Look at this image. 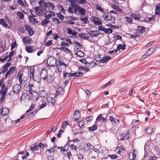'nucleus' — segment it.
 Returning <instances> with one entry per match:
<instances>
[{
  "label": "nucleus",
  "mask_w": 160,
  "mask_h": 160,
  "mask_svg": "<svg viewBox=\"0 0 160 160\" xmlns=\"http://www.w3.org/2000/svg\"><path fill=\"white\" fill-rule=\"evenodd\" d=\"M131 17L136 20H138L139 19V15L136 14L135 13H132L131 15Z\"/></svg>",
  "instance_id": "nucleus-25"
},
{
  "label": "nucleus",
  "mask_w": 160,
  "mask_h": 160,
  "mask_svg": "<svg viewBox=\"0 0 160 160\" xmlns=\"http://www.w3.org/2000/svg\"><path fill=\"white\" fill-rule=\"evenodd\" d=\"M34 16H30L29 17L30 21L31 22H35V21H36V20L34 18Z\"/></svg>",
  "instance_id": "nucleus-54"
},
{
  "label": "nucleus",
  "mask_w": 160,
  "mask_h": 160,
  "mask_svg": "<svg viewBox=\"0 0 160 160\" xmlns=\"http://www.w3.org/2000/svg\"><path fill=\"white\" fill-rule=\"evenodd\" d=\"M49 22V20L46 19H44L42 21V24L43 26L46 25Z\"/></svg>",
  "instance_id": "nucleus-44"
},
{
  "label": "nucleus",
  "mask_w": 160,
  "mask_h": 160,
  "mask_svg": "<svg viewBox=\"0 0 160 160\" xmlns=\"http://www.w3.org/2000/svg\"><path fill=\"white\" fill-rule=\"evenodd\" d=\"M126 18V21L129 23H132V19L131 18H129L128 17H127L125 18Z\"/></svg>",
  "instance_id": "nucleus-56"
},
{
  "label": "nucleus",
  "mask_w": 160,
  "mask_h": 160,
  "mask_svg": "<svg viewBox=\"0 0 160 160\" xmlns=\"http://www.w3.org/2000/svg\"><path fill=\"white\" fill-rule=\"evenodd\" d=\"M97 126L96 125L94 124L91 127H88V129L89 131H94L95 130L97 129Z\"/></svg>",
  "instance_id": "nucleus-30"
},
{
  "label": "nucleus",
  "mask_w": 160,
  "mask_h": 160,
  "mask_svg": "<svg viewBox=\"0 0 160 160\" xmlns=\"http://www.w3.org/2000/svg\"><path fill=\"white\" fill-rule=\"evenodd\" d=\"M12 88L13 93L17 94L20 91L21 86L19 84H16L12 86Z\"/></svg>",
  "instance_id": "nucleus-4"
},
{
  "label": "nucleus",
  "mask_w": 160,
  "mask_h": 160,
  "mask_svg": "<svg viewBox=\"0 0 160 160\" xmlns=\"http://www.w3.org/2000/svg\"><path fill=\"white\" fill-rule=\"evenodd\" d=\"M38 4L40 7L43 8H45L47 7V4L44 0H40L38 2Z\"/></svg>",
  "instance_id": "nucleus-12"
},
{
  "label": "nucleus",
  "mask_w": 160,
  "mask_h": 160,
  "mask_svg": "<svg viewBox=\"0 0 160 160\" xmlns=\"http://www.w3.org/2000/svg\"><path fill=\"white\" fill-rule=\"evenodd\" d=\"M130 137V135L129 133L128 132H127L126 133L125 132L124 133H123L122 135V138H121L120 139L121 140H123V139H127L128 138Z\"/></svg>",
  "instance_id": "nucleus-16"
},
{
  "label": "nucleus",
  "mask_w": 160,
  "mask_h": 160,
  "mask_svg": "<svg viewBox=\"0 0 160 160\" xmlns=\"http://www.w3.org/2000/svg\"><path fill=\"white\" fill-rule=\"evenodd\" d=\"M74 117L76 122L78 121L80 118V115L79 112L76 111V112L74 114Z\"/></svg>",
  "instance_id": "nucleus-17"
},
{
  "label": "nucleus",
  "mask_w": 160,
  "mask_h": 160,
  "mask_svg": "<svg viewBox=\"0 0 160 160\" xmlns=\"http://www.w3.org/2000/svg\"><path fill=\"white\" fill-rule=\"evenodd\" d=\"M17 15L21 19H23L24 18V15L20 11H18L17 12Z\"/></svg>",
  "instance_id": "nucleus-39"
},
{
  "label": "nucleus",
  "mask_w": 160,
  "mask_h": 160,
  "mask_svg": "<svg viewBox=\"0 0 160 160\" xmlns=\"http://www.w3.org/2000/svg\"><path fill=\"white\" fill-rule=\"evenodd\" d=\"M92 146L90 144L88 143L84 145V149L85 151H87L89 150L90 148V146Z\"/></svg>",
  "instance_id": "nucleus-33"
},
{
  "label": "nucleus",
  "mask_w": 160,
  "mask_h": 160,
  "mask_svg": "<svg viewBox=\"0 0 160 160\" xmlns=\"http://www.w3.org/2000/svg\"><path fill=\"white\" fill-rule=\"evenodd\" d=\"M53 96H52V95H50L47 97V101L49 103H51L52 105H54L55 102V99Z\"/></svg>",
  "instance_id": "nucleus-8"
},
{
  "label": "nucleus",
  "mask_w": 160,
  "mask_h": 160,
  "mask_svg": "<svg viewBox=\"0 0 160 160\" xmlns=\"http://www.w3.org/2000/svg\"><path fill=\"white\" fill-rule=\"evenodd\" d=\"M23 76V73H18V77L19 82L20 84H22L25 82L23 78L22 79V77Z\"/></svg>",
  "instance_id": "nucleus-18"
},
{
  "label": "nucleus",
  "mask_w": 160,
  "mask_h": 160,
  "mask_svg": "<svg viewBox=\"0 0 160 160\" xmlns=\"http://www.w3.org/2000/svg\"><path fill=\"white\" fill-rule=\"evenodd\" d=\"M75 55H76L77 57H82L84 56V54L82 52L79 51L75 53Z\"/></svg>",
  "instance_id": "nucleus-29"
},
{
  "label": "nucleus",
  "mask_w": 160,
  "mask_h": 160,
  "mask_svg": "<svg viewBox=\"0 0 160 160\" xmlns=\"http://www.w3.org/2000/svg\"><path fill=\"white\" fill-rule=\"evenodd\" d=\"M98 31H91L89 32V34L91 37H94L98 36L99 34Z\"/></svg>",
  "instance_id": "nucleus-13"
},
{
  "label": "nucleus",
  "mask_w": 160,
  "mask_h": 160,
  "mask_svg": "<svg viewBox=\"0 0 160 160\" xmlns=\"http://www.w3.org/2000/svg\"><path fill=\"white\" fill-rule=\"evenodd\" d=\"M125 151V149H124V148L122 146H121L119 149L118 152L120 153L121 152H123Z\"/></svg>",
  "instance_id": "nucleus-53"
},
{
  "label": "nucleus",
  "mask_w": 160,
  "mask_h": 160,
  "mask_svg": "<svg viewBox=\"0 0 160 160\" xmlns=\"http://www.w3.org/2000/svg\"><path fill=\"white\" fill-rule=\"evenodd\" d=\"M40 77L44 80H46L48 77V71L45 68H42L40 73Z\"/></svg>",
  "instance_id": "nucleus-3"
},
{
  "label": "nucleus",
  "mask_w": 160,
  "mask_h": 160,
  "mask_svg": "<svg viewBox=\"0 0 160 160\" xmlns=\"http://www.w3.org/2000/svg\"><path fill=\"white\" fill-rule=\"evenodd\" d=\"M104 20L110 22V23L114 24L115 18L113 15L109 13L108 14H104L102 16Z\"/></svg>",
  "instance_id": "nucleus-2"
},
{
  "label": "nucleus",
  "mask_w": 160,
  "mask_h": 160,
  "mask_svg": "<svg viewBox=\"0 0 160 160\" xmlns=\"http://www.w3.org/2000/svg\"><path fill=\"white\" fill-rule=\"evenodd\" d=\"M35 107V105L34 104H32L30 108L26 111V113L30 112Z\"/></svg>",
  "instance_id": "nucleus-55"
},
{
  "label": "nucleus",
  "mask_w": 160,
  "mask_h": 160,
  "mask_svg": "<svg viewBox=\"0 0 160 160\" xmlns=\"http://www.w3.org/2000/svg\"><path fill=\"white\" fill-rule=\"evenodd\" d=\"M155 13L156 14H160V3L156 6Z\"/></svg>",
  "instance_id": "nucleus-23"
},
{
  "label": "nucleus",
  "mask_w": 160,
  "mask_h": 160,
  "mask_svg": "<svg viewBox=\"0 0 160 160\" xmlns=\"http://www.w3.org/2000/svg\"><path fill=\"white\" fill-rule=\"evenodd\" d=\"M71 73H68L64 71L63 73V78H66L67 77H71Z\"/></svg>",
  "instance_id": "nucleus-42"
},
{
  "label": "nucleus",
  "mask_w": 160,
  "mask_h": 160,
  "mask_svg": "<svg viewBox=\"0 0 160 160\" xmlns=\"http://www.w3.org/2000/svg\"><path fill=\"white\" fill-rule=\"evenodd\" d=\"M33 48L32 46H28L26 47V50L28 52L31 53L33 51Z\"/></svg>",
  "instance_id": "nucleus-27"
},
{
  "label": "nucleus",
  "mask_w": 160,
  "mask_h": 160,
  "mask_svg": "<svg viewBox=\"0 0 160 160\" xmlns=\"http://www.w3.org/2000/svg\"><path fill=\"white\" fill-rule=\"evenodd\" d=\"M146 132L148 134H151L153 132V129L152 128H148L146 129Z\"/></svg>",
  "instance_id": "nucleus-41"
},
{
  "label": "nucleus",
  "mask_w": 160,
  "mask_h": 160,
  "mask_svg": "<svg viewBox=\"0 0 160 160\" xmlns=\"http://www.w3.org/2000/svg\"><path fill=\"white\" fill-rule=\"evenodd\" d=\"M10 63L7 62L2 67V68H7V67H8L10 65Z\"/></svg>",
  "instance_id": "nucleus-62"
},
{
  "label": "nucleus",
  "mask_w": 160,
  "mask_h": 160,
  "mask_svg": "<svg viewBox=\"0 0 160 160\" xmlns=\"http://www.w3.org/2000/svg\"><path fill=\"white\" fill-rule=\"evenodd\" d=\"M95 7H96V9L98 10V11H99L101 12H103V9L100 6H99V5L97 4H96L95 5Z\"/></svg>",
  "instance_id": "nucleus-47"
},
{
  "label": "nucleus",
  "mask_w": 160,
  "mask_h": 160,
  "mask_svg": "<svg viewBox=\"0 0 160 160\" xmlns=\"http://www.w3.org/2000/svg\"><path fill=\"white\" fill-rule=\"evenodd\" d=\"M67 33L69 34H72L74 36H76L77 34V32L75 30H73L71 29L68 28H67Z\"/></svg>",
  "instance_id": "nucleus-11"
},
{
  "label": "nucleus",
  "mask_w": 160,
  "mask_h": 160,
  "mask_svg": "<svg viewBox=\"0 0 160 160\" xmlns=\"http://www.w3.org/2000/svg\"><path fill=\"white\" fill-rule=\"evenodd\" d=\"M34 78L35 80L37 82H38L40 81L41 78L40 77V75H36Z\"/></svg>",
  "instance_id": "nucleus-46"
},
{
  "label": "nucleus",
  "mask_w": 160,
  "mask_h": 160,
  "mask_svg": "<svg viewBox=\"0 0 160 160\" xmlns=\"http://www.w3.org/2000/svg\"><path fill=\"white\" fill-rule=\"evenodd\" d=\"M136 155L135 153L130 152L128 155V158L130 160H135Z\"/></svg>",
  "instance_id": "nucleus-20"
},
{
  "label": "nucleus",
  "mask_w": 160,
  "mask_h": 160,
  "mask_svg": "<svg viewBox=\"0 0 160 160\" xmlns=\"http://www.w3.org/2000/svg\"><path fill=\"white\" fill-rule=\"evenodd\" d=\"M91 20L96 25H100L102 24L100 20L98 18L92 17L91 18Z\"/></svg>",
  "instance_id": "nucleus-6"
},
{
  "label": "nucleus",
  "mask_w": 160,
  "mask_h": 160,
  "mask_svg": "<svg viewBox=\"0 0 160 160\" xmlns=\"http://www.w3.org/2000/svg\"><path fill=\"white\" fill-rule=\"evenodd\" d=\"M16 69V68L14 66H13L10 68L9 70L6 72L5 74V77L6 78L9 75H11V73H12Z\"/></svg>",
  "instance_id": "nucleus-9"
},
{
  "label": "nucleus",
  "mask_w": 160,
  "mask_h": 160,
  "mask_svg": "<svg viewBox=\"0 0 160 160\" xmlns=\"http://www.w3.org/2000/svg\"><path fill=\"white\" fill-rule=\"evenodd\" d=\"M7 93L6 88H5V85L4 84H3L2 86L0 92V95H1V93Z\"/></svg>",
  "instance_id": "nucleus-24"
},
{
  "label": "nucleus",
  "mask_w": 160,
  "mask_h": 160,
  "mask_svg": "<svg viewBox=\"0 0 160 160\" xmlns=\"http://www.w3.org/2000/svg\"><path fill=\"white\" fill-rule=\"evenodd\" d=\"M60 49L64 51H67L68 52H70V50L67 48L65 47H61Z\"/></svg>",
  "instance_id": "nucleus-50"
},
{
  "label": "nucleus",
  "mask_w": 160,
  "mask_h": 160,
  "mask_svg": "<svg viewBox=\"0 0 160 160\" xmlns=\"http://www.w3.org/2000/svg\"><path fill=\"white\" fill-rule=\"evenodd\" d=\"M39 12H38L37 15L38 16H42L43 15L46 14V11L45 10L42 9L40 10Z\"/></svg>",
  "instance_id": "nucleus-28"
},
{
  "label": "nucleus",
  "mask_w": 160,
  "mask_h": 160,
  "mask_svg": "<svg viewBox=\"0 0 160 160\" xmlns=\"http://www.w3.org/2000/svg\"><path fill=\"white\" fill-rule=\"evenodd\" d=\"M47 63L50 67L56 66L55 72L56 73L60 72L62 69L66 68L67 66L62 61L57 59L53 57H50L47 59Z\"/></svg>",
  "instance_id": "nucleus-1"
},
{
  "label": "nucleus",
  "mask_w": 160,
  "mask_h": 160,
  "mask_svg": "<svg viewBox=\"0 0 160 160\" xmlns=\"http://www.w3.org/2000/svg\"><path fill=\"white\" fill-rule=\"evenodd\" d=\"M84 121L83 120H81L78 122V126L80 127H82L84 124Z\"/></svg>",
  "instance_id": "nucleus-58"
},
{
  "label": "nucleus",
  "mask_w": 160,
  "mask_h": 160,
  "mask_svg": "<svg viewBox=\"0 0 160 160\" xmlns=\"http://www.w3.org/2000/svg\"><path fill=\"white\" fill-rule=\"evenodd\" d=\"M53 21L55 23V24L58 25L60 24L61 22L58 18H53Z\"/></svg>",
  "instance_id": "nucleus-40"
},
{
  "label": "nucleus",
  "mask_w": 160,
  "mask_h": 160,
  "mask_svg": "<svg viewBox=\"0 0 160 160\" xmlns=\"http://www.w3.org/2000/svg\"><path fill=\"white\" fill-rule=\"evenodd\" d=\"M111 58V57L110 56L104 57L102 58L101 59V61L100 62L101 63H104L108 62Z\"/></svg>",
  "instance_id": "nucleus-14"
},
{
  "label": "nucleus",
  "mask_w": 160,
  "mask_h": 160,
  "mask_svg": "<svg viewBox=\"0 0 160 160\" xmlns=\"http://www.w3.org/2000/svg\"><path fill=\"white\" fill-rule=\"evenodd\" d=\"M52 40H49L45 43L46 46L48 47L52 44Z\"/></svg>",
  "instance_id": "nucleus-57"
},
{
  "label": "nucleus",
  "mask_w": 160,
  "mask_h": 160,
  "mask_svg": "<svg viewBox=\"0 0 160 160\" xmlns=\"http://www.w3.org/2000/svg\"><path fill=\"white\" fill-rule=\"evenodd\" d=\"M38 148L40 149V151L42 150V149H43L45 146H47L46 144H44L42 143H40L39 144H38Z\"/></svg>",
  "instance_id": "nucleus-35"
},
{
  "label": "nucleus",
  "mask_w": 160,
  "mask_h": 160,
  "mask_svg": "<svg viewBox=\"0 0 160 160\" xmlns=\"http://www.w3.org/2000/svg\"><path fill=\"white\" fill-rule=\"evenodd\" d=\"M64 92V91L62 88H58L57 90L56 95H58L59 94H62Z\"/></svg>",
  "instance_id": "nucleus-31"
},
{
  "label": "nucleus",
  "mask_w": 160,
  "mask_h": 160,
  "mask_svg": "<svg viewBox=\"0 0 160 160\" xmlns=\"http://www.w3.org/2000/svg\"><path fill=\"white\" fill-rule=\"evenodd\" d=\"M30 78H32L33 79H34V73H33V71H34V69L32 68H32H30Z\"/></svg>",
  "instance_id": "nucleus-32"
},
{
  "label": "nucleus",
  "mask_w": 160,
  "mask_h": 160,
  "mask_svg": "<svg viewBox=\"0 0 160 160\" xmlns=\"http://www.w3.org/2000/svg\"><path fill=\"white\" fill-rule=\"evenodd\" d=\"M9 110V109L8 108H3L1 110V113L3 116L7 115L8 113Z\"/></svg>",
  "instance_id": "nucleus-15"
},
{
  "label": "nucleus",
  "mask_w": 160,
  "mask_h": 160,
  "mask_svg": "<svg viewBox=\"0 0 160 160\" xmlns=\"http://www.w3.org/2000/svg\"><path fill=\"white\" fill-rule=\"evenodd\" d=\"M93 150L92 152H91V153L92 154H94L95 156L98 155V154L99 153V150L97 148H93L92 149Z\"/></svg>",
  "instance_id": "nucleus-26"
},
{
  "label": "nucleus",
  "mask_w": 160,
  "mask_h": 160,
  "mask_svg": "<svg viewBox=\"0 0 160 160\" xmlns=\"http://www.w3.org/2000/svg\"><path fill=\"white\" fill-rule=\"evenodd\" d=\"M68 124V122L67 121H64L62 122V128L64 129L66 128V126Z\"/></svg>",
  "instance_id": "nucleus-49"
},
{
  "label": "nucleus",
  "mask_w": 160,
  "mask_h": 160,
  "mask_svg": "<svg viewBox=\"0 0 160 160\" xmlns=\"http://www.w3.org/2000/svg\"><path fill=\"white\" fill-rule=\"evenodd\" d=\"M25 115H24L22 116H21V118L19 119H18L17 120H16L15 121L16 123H17L19 122L20 120L22 119H23L24 118H25Z\"/></svg>",
  "instance_id": "nucleus-59"
},
{
  "label": "nucleus",
  "mask_w": 160,
  "mask_h": 160,
  "mask_svg": "<svg viewBox=\"0 0 160 160\" xmlns=\"http://www.w3.org/2000/svg\"><path fill=\"white\" fill-rule=\"evenodd\" d=\"M73 8L69 7L68 9V11L69 13H72L73 12Z\"/></svg>",
  "instance_id": "nucleus-64"
},
{
  "label": "nucleus",
  "mask_w": 160,
  "mask_h": 160,
  "mask_svg": "<svg viewBox=\"0 0 160 160\" xmlns=\"http://www.w3.org/2000/svg\"><path fill=\"white\" fill-rule=\"evenodd\" d=\"M14 51H12L9 52L8 57L9 58V60H12V59L11 58V57L14 55Z\"/></svg>",
  "instance_id": "nucleus-60"
},
{
  "label": "nucleus",
  "mask_w": 160,
  "mask_h": 160,
  "mask_svg": "<svg viewBox=\"0 0 160 160\" xmlns=\"http://www.w3.org/2000/svg\"><path fill=\"white\" fill-rule=\"evenodd\" d=\"M77 10L81 15L84 16L86 15V10L83 8L79 6H78Z\"/></svg>",
  "instance_id": "nucleus-7"
},
{
  "label": "nucleus",
  "mask_w": 160,
  "mask_h": 160,
  "mask_svg": "<svg viewBox=\"0 0 160 160\" xmlns=\"http://www.w3.org/2000/svg\"><path fill=\"white\" fill-rule=\"evenodd\" d=\"M125 45L119 44L117 47V50H120L122 49L124 50L125 48Z\"/></svg>",
  "instance_id": "nucleus-34"
},
{
  "label": "nucleus",
  "mask_w": 160,
  "mask_h": 160,
  "mask_svg": "<svg viewBox=\"0 0 160 160\" xmlns=\"http://www.w3.org/2000/svg\"><path fill=\"white\" fill-rule=\"evenodd\" d=\"M79 36L81 37V38H83L84 39H88L89 37L88 35L87 34H83L82 33H80L79 34Z\"/></svg>",
  "instance_id": "nucleus-36"
},
{
  "label": "nucleus",
  "mask_w": 160,
  "mask_h": 160,
  "mask_svg": "<svg viewBox=\"0 0 160 160\" xmlns=\"http://www.w3.org/2000/svg\"><path fill=\"white\" fill-rule=\"evenodd\" d=\"M112 7L114 9L116 10L118 12H121L122 11V10L120 8H119L117 6H116L115 5H113Z\"/></svg>",
  "instance_id": "nucleus-52"
},
{
  "label": "nucleus",
  "mask_w": 160,
  "mask_h": 160,
  "mask_svg": "<svg viewBox=\"0 0 160 160\" xmlns=\"http://www.w3.org/2000/svg\"><path fill=\"white\" fill-rule=\"evenodd\" d=\"M24 27L30 36H31L34 34L33 30L30 26L28 25H25Z\"/></svg>",
  "instance_id": "nucleus-5"
},
{
  "label": "nucleus",
  "mask_w": 160,
  "mask_h": 160,
  "mask_svg": "<svg viewBox=\"0 0 160 160\" xmlns=\"http://www.w3.org/2000/svg\"><path fill=\"white\" fill-rule=\"evenodd\" d=\"M102 121L103 122H104L105 120V118H104L103 117H102V115H100L98 117L96 120V122L97 121Z\"/></svg>",
  "instance_id": "nucleus-43"
},
{
  "label": "nucleus",
  "mask_w": 160,
  "mask_h": 160,
  "mask_svg": "<svg viewBox=\"0 0 160 160\" xmlns=\"http://www.w3.org/2000/svg\"><path fill=\"white\" fill-rule=\"evenodd\" d=\"M80 19L81 21H82L83 22L84 24H86L88 20V18L87 17H83L80 18Z\"/></svg>",
  "instance_id": "nucleus-37"
},
{
  "label": "nucleus",
  "mask_w": 160,
  "mask_h": 160,
  "mask_svg": "<svg viewBox=\"0 0 160 160\" xmlns=\"http://www.w3.org/2000/svg\"><path fill=\"white\" fill-rule=\"evenodd\" d=\"M22 40L25 43H30L32 41V39L30 37L24 36L23 37Z\"/></svg>",
  "instance_id": "nucleus-10"
},
{
  "label": "nucleus",
  "mask_w": 160,
  "mask_h": 160,
  "mask_svg": "<svg viewBox=\"0 0 160 160\" xmlns=\"http://www.w3.org/2000/svg\"><path fill=\"white\" fill-rule=\"evenodd\" d=\"M0 25H2L3 27L7 28L8 24L6 22L5 20L2 18L0 19Z\"/></svg>",
  "instance_id": "nucleus-22"
},
{
  "label": "nucleus",
  "mask_w": 160,
  "mask_h": 160,
  "mask_svg": "<svg viewBox=\"0 0 160 160\" xmlns=\"http://www.w3.org/2000/svg\"><path fill=\"white\" fill-rule=\"evenodd\" d=\"M78 160H81L83 159V156L80 153H79L77 155Z\"/></svg>",
  "instance_id": "nucleus-61"
},
{
  "label": "nucleus",
  "mask_w": 160,
  "mask_h": 160,
  "mask_svg": "<svg viewBox=\"0 0 160 160\" xmlns=\"http://www.w3.org/2000/svg\"><path fill=\"white\" fill-rule=\"evenodd\" d=\"M17 2L22 7H25V6L22 0H17Z\"/></svg>",
  "instance_id": "nucleus-48"
},
{
  "label": "nucleus",
  "mask_w": 160,
  "mask_h": 160,
  "mask_svg": "<svg viewBox=\"0 0 160 160\" xmlns=\"http://www.w3.org/2000/svg\"><path fill=\"white\" fill-rule=\"evenodd\" d=\"M155 48H151L149 49L147 51L146 53V56H149L151 55L155 51Z\"/></svg>",
  "instance_id": "nucleus-21"
},
{
  "label": "nucleus",
  "mask_w": 160,
  "mask_h": 160,
  "mask_svg": "<svg viewBox=\"0 0 160 160\" xmlns=\"http://www.w3.org/2000/svg\"><path fill=\"white\" fill-rule=\"evenodd\" d=\"M47 94V92L45 90H42L40 92V95L41 97L44 98Z\"/></svg>",
  "instance_id": "nucleus-38"
},
{
  "label": "nucleus",
  "mask_w": 160,
  "mask_h": 160,
  "mask_svg": "<svg viewBox=\"0 0 160 160\" xmlns=\"http://www.w3.org/2000/svg\"><path fill=\"white\" fill-rule=\"evenodd\" d=\"M78 2L79 4H84L87 3L86 0H78Z\"/></svg>",
  "instance_id": "nucleus-51"
},
{
  "label": "nucleus",
  "mask_w": 160,
  "mask_h": 160,
  "mask_svg": "<svg viewBox=\"0 0 160 160\" xmlns=\"http://www.w3.org/2000/svg\"><path fill=\"white\" fill-rule=\"evenodd\" d=\"M62 46L69 47V44L67 42H62L61 44Z\"/></svg>",
  "instance_id": "nucleus-63"
},
{
  "label": "nucleus",
  "mask_w": 160,
  "mask_h": 160,
  "mask_svg": "<svg viewBox=\"0 0 160 160\" xmlns=\"http://www.w3.org/2000/svg\"><path fill=\"white\" fill-rule=\"evenodd\" d=\"M38 149V145L37 144H34L32 145L30 147V150L32 152H34Z\"/></svg>",
  "instance_id": "nucleus-19"
},
{
  "label": "nucleus",
  "mask_w": 160,
  "mask_h": 160,
  "mask_svg": "<svg viewBox=\"0 0 160 160\" xmlns=\"http://www.w3.org/2000/svg\"><path fill=\"white\" fill-rule=\"evenodd\" d=\"M104 32L105 33L107 34H109L112 33V29L111 28H105V30Z\"/></svg>",
  "instance_id": "nucleus-45"
}]
</instances>
